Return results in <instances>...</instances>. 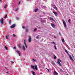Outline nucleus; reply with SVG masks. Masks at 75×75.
I'll return each mask as SVG.
<instances>
[{
	"instance_id": "obj_4",
	"label": "nucleus",
	"mask_w": 75,
	"mask_h": 75,
	"mask_svg": "<svg viewBox=\"0 0 75 75\" xmlns=\"http://www.w3.org/2000/svg\"><path fill=\"white\" fill-rule=\"evenodd\" d=\"M4 19L3 18H1V19L0 22L1 24V25H3V24H4Z\"/></svg>"
},
{
	"instance_id": "obj_50",
	"label": "nucleus",
	"mask_w": 75,
	"mask_h": 75,
	"mask_svg": "<svg viewBox=\"0 0 75 75\" xmlns=\"http://www.w3.org/2000/svg\"><path fill=\"white\" fill-rule=\"evenodd\" d=\"M40 19H41V20H42V18H41Z\"/></svg>"
},
{
	"instance_id": "obj_47",
	"label": "nucleus",
	"mask_w": 75,
	"mask_h": 75,
	"mask_svg": "<svg viewBox=\"0 0 75 75\" xmlns=\"http://www.w3.org/2000/svg\"><path fill=\"white\" fill-rule=\"evenodd\" d=\"M30 0H26L27 1H29Z\"/></svg>"
},
{
	"instance_id": "obj_37",
	"label": "nucleus",
	"mask_w": 75,
	"mask_h": 75,
	"mask_svg": "<svg viewBox=\"0 0 75 75\" xmlns=\"http://www.w3.org/2000/svg\"><path fill=\"white\" fill-rule=\"evenodd\" d=\"M52 44H55V42H52Z\"/></svg>"
},
{
	"instance_id": "obj_2",
	"label": "nucleus",
	"mask_w": 75,
	"mask_h": 75,
	"mask_svg": "<svg viewBox=\"0 0 75 75\" xmlns=\"http://www.w3.org/2000/svg\"><path fill=\"white\" fill-rule=\"evenodd\" d=\"M31 68L34 70H35V69L37 71V65H35V67L34 66L31 65Z\"/></svg>"
},
{
	"instance_id": "obj_18",
	"label": "nucleus",
	"mask_w": 75,
	"mask_h": 75,
	"mask_svg": "<svg viewBox=\"0 0 75 75\" xmlns=\"http://www.w3.org/2000/svg\"><path fill=\"white\" fill-rule=\"evenodd\" d=\"M21 43H20L19 45V47H18V48H21Z\"/></svg>"
},
{
	"instance_id": "obj_7",
	"label": "nucleus",
	"mask_w": 75,
	"mask_h": 75,
	"mask_svg": "<svg viewBox=\"0 0 75 75\" xmlns=\"http://www.w3.org/2000/svg\"><path fill=\"white\" fill-rule=\"evenodd\" d=\"M69 57L70 58V59H71V60H72V61H74V60L73 59H72V58L71 55H69Z\"/></svg>"
},
{
	"instance_id": "obj_5",
	"label": "nucleus",
	"mask_w": 75,
	"mask_h": 75,
	"mask_svg": "<svg viewBox=\"0 0 75 75\" xmlns=\"http://www.w3.org/2000/svg\"><path fill=\"white\" fill-rule=\"evenodd\" d=\"M53 13L56 16L58 17V13L56 11H54L53 12Z\"/></svg>"
},
{
	"instance_id": "obj_46",
	"label": "nucleus",
	"mask_w": 75,
	"mask_h": 75,
	"mask_svg": "<svg viewBox=\"0 0 75 75\" xmlns=\"http://www.w3.org/2000/svg\"><path fill=\"white\" fill-rule=\"evenodd\" d=\"M36 38H37V39H38V36H37L36 37Z\"/></svg>"
},
{
	"instance_id": "obj_43",
	"label": "nucleus",
	"mask_w": 75,
	"mask_h": 75,
	"mask_svg": "<svg viewBox=\"0 0 75 75\" xmlns=\"http://www.w3.org/2000/svg\"><path fill=\"white\" fill-rule=\"evenodd\" d=\"M6 73H7V74H8V71H7Z\"/></svg>"
},
{
	"instance_id": "obj_53",
	"label": "nucleus",
	"mask_w": 75,
	"mask_h": 75,
	"mask_svg": "<svg viewBox=\"0 0 75 75\" xmlns=\"http://www.w3.org/2000/svg\"><path fill=\"white\" fill-rule=\"evenodd\" d=\"M67 75H69V74H67Z\"/></svg>"
},
{
	"instance_id": "obj_48",
	"label": "nucleus",
	"mask_w": 75,
	"mask_h": 75,
	"mask_svg": "<svg viewBox=\"0 0 75 75\" xmlns=\"http://www.w3.org/2000/svg\"><path fill=\"white\" fill-rule=\"evenodd\" d=\"M61 34L60 33H59V35H61Z\"/></svg>"
},
{
	"instance_id": "obj_26",
	"label": "nucleus",
	"mask_w": 75,
	"mask_h": 75,
	"mask_svg": "<svg viewBox=\"0 0 75 75\" xmlns=\"http://www.w3.org/2000/svg\"><path fill=\"white\" fill-rule=\"evenodd\" d=\"M22 28H23V29H24V28H25V27L24 26H22Z\"/></svg>"
},
{
	"instance_id": "obj_44",
	"label": "nucleus",
	"mask_w": 75,
	"mask_h": 75,
	"mask_svg": "<svg viewBox=\"0 0 75 75\" xmlns=\"http://www.w3.org/2000/svg\"><path fill=\"white\" fill-rule=\"evenodd\" d=\"M11 62H13V63H14V62H13V61H11Z\"/></svg>"
},
{
	"instance_id": "obj_42",
	"label": "nucleus",
	"mask_w": 75,
	"mask_h": 75,
	"mask_svg": "<svg viewBox=\"0 0 75 75\" xmlns=\"http://www.w3.org/2000/svg\"><path fill=\"white\" fill-rule=\"evenodd\" d=\"M59 61H60V62H62V61H61V60H60Z\"/></svg>"
},
{
	"instance_id": "obj_20",
	"label": "nucleus",
	"mask_w": 75,
	"mask_h": 75,
	"mask_svg": "<svg viewBox=\"0 0 75 75\" xmlns=\"http://www.w3.org/2000/svg\"><path fill=\"white\" fill-rule=\"evenodd\" d=\"M37 30V28H35L34 30V32L36 31Z\"/></svg>"
},
{
	"instance_id": "obj_11",
	"label": "nucleus",
	"mask_w": 75,
	"mask_h": 75,
	"mask_svg": "<svg viewBox=\"0 0 75 75\" xmlns=\"http://www.w3.org/2000/svg\"><path fill=\"white\" fill-rule=\"evenodd\" d=\"M22 48L24 51H25V47L24 45H22Z\"/></svg>"
},
{
	"instance_id": "obj_32",
	"label": "nucleus",
	"mask_w": 75,
	"mask_h": 75,
	"mask_svg": "<svg viewBox=\"0 0 75 75\" xmlns=\"http://www.w3.org/2000/svg\"><path fill=\"white\" fill-rule=\"evenodd\" d=\"M13 49L14 50H16V47H14L13 48Z\"/></svg>"
},
{
	"instance_id": "obj_6",
	"label": "nucleus",
	"mask_w": 75,
	"mask_h": 75,
	"mask_svg": "<svg viewBox=\"0 0 75 75\" xmlns=\"http://www.w3.org/2000/svg\"><path fill=\"white\" fill-rule=\"evenodd\" d=\"M15 25H16L13 24L11 26L10 28H14V27H15Z\"/></svg>"
},
{
	"instance_id": "obj_27",
	"label": "nucleus",
	"mask_w": 75,
	"mask_h": 75,
	"mask_svg": "<svg viewBox=\"0 0 75 75\" xmlns=\"http://www.w3.org/2000/svg\"><path fill=\"white\" fill-rule=\"evenodd\" d=\"M11 23V20H9V23L10 24Z\"/></svg>"
},
{
	"instance_id": "obj_16",
	"label": "nucleus",
	"mask_w": 75,
	"mask_h": 75,
	"mask_svg": "<svg viewBox=\"0 0 75 75\" xmlns=\"http://www.w3.org/2000/svg\"><path fill=\"white\" fill-rule=\"evenodd\" d=\"M54 9H55V10H58V8H57V7L56 6L54 7Z\"/></svg>"
},
{
	"instance_id": "obj_49",
	"label": "nucleus",
	"mask_w": 75,
	"mask_h": 75,
	"mask_svg": "<svg viewBox=\"0 0 75 75\" xmlns=\"http://www.w3.org/2000/svg\"><path fill=\"white\" fill-rule=\"evenodd\" d=\"M72 55L73 56V57H74V55H73V54H72Z\"/></svg>"
},
{
	"instance_id": "obj_38",
	"label": "nucleus",
	"mask_w": 75,
	"mask_h": 75,
	"mask_svg": "<svg viewBox=\"0 0 75 75\" xmlns=\"http://www.w3.org/2000/svg\"><path fill=\"white\" fill-rule=\"evenodd\" d=\"M17 10H18V9L17 8L15 10L16 11H17Z\"/></svg>"
},
{
	"instance_id": "obj_45",
	"label": "nucleus",
	"mask_w": 75,
	"mask_h": 75,
	"mask_svg": "<svg viewBox=\"0 0 75 75\" xmlns=\"http://www.w3.org/2000/svg\"><path fill=\"white\" fill-rule=\"evenodd\" d=\"M60 60L59 59H58L57 60V61H59Z\"/></svg>"
},
{
	"instance_id": "obj_40",
	"label": "nucleus",
	"mask_w": 75,
	"mask_h": 75,
	"mask_svg": "<svg viewBox=\"0 0 75 75\" xmlns=\"http://www.w3.org/2000/svg\"><path fill=\"white\" fill-rule=\"evenodd\" d=\"M47 71H48L49 72H50V70H49V69H47Z\"/></svg>"
},
{
	"instance_id": "obj_17",
	"label": "nucleus",
	"mask_w": 75,
	"mask_h": 75,
	"mask_svg": "<svg viewBox=\"0 0 75 75\" xmlns=\"http://www.w3.org/2000/svg\"><path fill=\"white\" fill-rule=\"evenodd\" d=\"M54 74H55V75H58V73H57V72L56 71H54Z\"/></svg>"
},
{
	"instance_id": "obj_39",
	"label": "nucleus",
	"mask_w": 75,
	"mask_h": 75,
	"mask_svg": "<svg viewBox=\"0 0 75 75\" xmlns=\"http://www.w3.org/2000/svg\"><path fill=\"white\" fill-rule=\"evenodd\" d=\"M33 61H35V59H33Z\"/></svg>"
},
{
	"instance_id": "obj_1",
	"label": "nucleus",
	"mask_w": 75,
	"mask_h": 75,
	"mask_svg": "<svg viewBox=\"0 0 75 75\" xmlns=\"http://www.w3.org/2000/svg\"><path fill=\"white\" fill-rule=\"evenodd\" d=\"M62 21L63 22V24L64 25L65 29L67 30H68V28L67 27V25L66 24L65 21L64 20H63Z\"/></svg>"
},
{
	"instance_id": "obj_21",
	"label": "nucleus",
	"mask_w": 75,
	"mask_h": 75,
	"mask_svg": "<svg viewBox=\"0 0 75 75\" xmlns=\"http://www.w3.org/2000/svg\"><path fill=\"white\" fill-rule=\"evenodd\" d=\"M65 52H67V54H68V51H67V50H65Z\"/></svg>"
},
{
	"instance_id": "obj_51",
	"label": "nucleus",
	"mask_w": 75,
	"mask_h": 75,
	"mask_svg": "<svg viewBox=\"0 0 75 75\" xmlns=\"http://www.w3.org/2000/svg\"><path fill=\"white\" fill-rule=\"evenodd\" d=\"M1 0H0V2H1Z\"/></svg>"
},
{
	"instance_id": "obj_22",
	"label": "nucleus",
	"mask_w": 75,
	"mask_h": 75,
	"mask_svg": "<svg viewBox=\"0 0 75 75\" xmlns=\"http://www.w3.org/2000/svg\"><path fill=\"white\" fill-rule=\"evenodd\" d=\"M62 42H65V40H64V39H63L62 40Z\"/></svg>"
},
{
	"instance_id": "obj_35",
	"label": "nucleus",
	"mask_w": 75,
	"mask_h": 75,
	"mask_svg": "<svg viewBox=\"0 0 75 75\" xmlns=\"http://www.w3.org/2000/svg\"><path fill=\"white\" fill-rule=\"evenodd\" d=\"M41 22H42V23H44V21H42V20H41Z\"/></svg>"
},
{
	"instance_id": "obj_34",
	"label": "nucleus",
	"mask_w": 75,
	"mask_h": 75,
	"mask_svg": "<svg viewBox=\"0 0 75 75\" xmlns=\"http://www.w3.org/2000/svg\"><path fill=\"white\" fill-rule=\"evenodd\" d=\"M13 36L14 37H16V35H15L14 34H13Z\"/></svg>"
},
{
	"instance_id": "obj_14",
	"label": "nucleus",
	"mask_w": 75,
	"mask_h": 75,
	"mask_svg": "<svg viewBox=\"0 0 75 75\" xmlns=\"http://www.w3.org/2000/svg\"><path fill=\"white\" fill-rule=\"evenodd\" d=\"M50 19L51 20H52L53 21H55V20L53 19L52 18L50 17Z\"/></svg>"
},
{
	"instance_id": "obj_12",
	"label": "nucleus",
	"mask_w": 75,
	"mask_h": 75,
	"mask_svg": "<svg viewBox=\"0 0 75 75\" xmlns=\"http://www.w3.org/2000/svg\"><path fill=\"white\" fill-rule=\"evenodd\" d=\"M37 11H38V8H37L35 9V10H33L34 12H35V13H36Z\"/></svg>"
},
{
	"instance_id": "obj_10",
	"label": "nucleus",
	"mask_w": 75,
	"mask_h": 75,
	"mask_svg": "<svg viewBox=\"0 0 75 75\" xmlns=\"http://www.w3.org/2000/svg\"><path fill=\"white\" fill-rule=\"evenodd\" d=\"M25 40H24V44L25 45V47H26V48H27V45H26V44L25 43Z\"/></svg>"
},
{
	"instance_id": "obj_28",
	"label": "nucleus",
	"mask_w": 75,
	"mask_h": 75,
	"mask_svg": "<svg viewBox=\"0 0 75 75\" xmlns=\"http://www.w3.org/2000/svg\"><path fill=\"white\" fill-rule=\"evenodd\" d=\"M7 5H5V6H4V8H6V7H7Z\"/></svg>"
},
{
	"instance_id": "obj_33",
	"label": "nucleus",
	"mask_w": 75,
	"mask_h": 75,
	"mask_svg": "<svg viewBox=\"0 0 75 75\" xmlns=\"http://www.w3.org/2000/svg\"><path fill=\"white\" fill-rule=\"evenodd\" d=\"M7 18V16H5L4 17V18Z\"/></svg>"
},
{
	"instance_id": "obj_54",
	"label": "nucleus",
	"mask_w": 75,
	"mask_h": 75,
	"mask_svg": "<svg viewBox=\"0 0 75 75\" xmlns=\"http://www.w3.org/2000/svg\"><path fill=\"white\" fill-rule=\"evenodd\" d=\"M46 69H47V68H46Z\"/></svg>"
},
{
	"instance_id": "obj_23",
	"label": "nucleus",
	"mask_w": 75,
	"mask_h": 75,
	"mask_svg": "<svg viewBox=\"0 0 75 75\" xmlns=\"http://www.w3.org/2000/svg\"><path fill=\"white\" fill-rule=\"evenodd\" d=\"M57 58V57L55 56V55H54V59H56Z\"/></svg>"
},
{
	"instance_id": "obj_31",
	"label": "nucleus",
	"mask_w": 75,
	"mask_h": 75,
	"mask_svg": "<svg viewBox=\"0 0 75 75\" xmlns=\"http://www.w3.org/2000/svg\"><path fill=\"white\" fill-rule=\"evenodd\" d=\"M28 32V29H26V33H27Z\"/></svg>"
},
{
	"instance_id": "obj_29",
	"label": "nucleus",
	"mask_w": 75,
	"mask_h": 75,
	"mask_svg": "<svg viewBox=\"0 0 75 75\" xmlns=\"http://www.w3.org/2000/svg\"><path fill=\"white\" fill-rule=\"evenodd\" d=\"M6 39H7H7H8V37H7V36H6Z\"/></svg>"
},
{
	"instance_id": "obj_41",
	"label": "nucleus",
	"mask_w": 75,
	"mask_h": 75,
	"mask_svg": "<svg viewBox=\"0 0 75 75\" xmlns=\"http://www.w3.org/2000/svg\"><path fill=\"white\" fill-rule=\"evenodd\" d=\"M52 64H53V65H55V63H53Z\"/></svg>"
},
{
	"instance_id": "obj_52",
	"label": "nucleus",
	"mask_w": 75,
	"mask_h": 75,
	"mask_svg": "<svg viewBox=\"0 0 75 75\" xmlns=\"http://www.w3.org/2000/svg\"><path fill=\"white\" fill-rule=\"evenodd\" d=\"M41 17V16H40V18Z\"/></svg>"
},
{
	"instance_id": "obj_56",
	"label": "nucleus",
	"mask_w": 75,
	"mask_h": 75,
	"mask_svg": "<svg viewBox=\"0 0 75 75\" xmlns=\"http://www.w3.org/2000/svg\"><path fill=\"white\" fill-rule=\"evenodd\" d=\"M10 33H11V32H10Z\"/></svg>"
},
{
	"instance_id": "obj_19",
	"label": "nucleus",
	"mask_w": 75,
	"mask_h": 75,
	"mask_svg": "<svg viewBox=\"0 0 75 75\" xmlns=\"http://www.w3.org/2000/svg\"><path fill=\"white\" fill-rule=\"evenodd\" d=\"M68 22L69 23H71V19H69L68 20Z\"/></svg>"
},
{
	"instance_id": "obj_15",
	"label": "nucleus",
	"mask_w": 75,
	"mask_h": 75,
	"mask_svg": "<svg viewBox=\"0 0 75 75\" xmlns=\"http://www.w3.org/2000/svg\"><path fill=\"white\" fill-rule=\"evenodd\" d=\"M57 63L58 64H59V65H60V66H62V65L61 64V63H60L59 61H58Z\"/></svg>"
},
{
	"instance_id": "obj_9",
	"label": "nucleus",
	"mask_w": 75,
	"mask_h": 75,
	"mask_svg": "<svg viewBox=\"0 0 75 75\" xmlns=\"http://www.w3.org/2000/svg\"><path fill=\"white\" fill-rule=\"evenodd\" d=\"M51 25H52V27H53V28H55V25L53 23H51Z\"/></svg>"
},
{
	"instance_id": "obj_55",
	"label": "nucleus",
	"mask_w": 75,
	"mask_h": 75,
	"mask_svg": "<svg viewBox=\"0 0 75 75\" xmlns=\"http://www.w3.org/2000/svg\"><path fill=\"white\" fill-rule=\"evenodd\" d=\"M54 38H56V37H54Z\"/></svg>"
},
{
	"instance_id": "obj_25",
	"label": "nucleus",
	"mask_w": 75,
	"mask_h": 75,
	"mask_svg": "<svg viewBox=\"0 0 75 75\" xmlns=\"http://www.w3.org/2000/svg\"><path fill=\"white\" fill-rule=\"evenodd\" d=\"M54 48L55 50H57V47H56V46L55 45L54 46Z\"/></svg>"
},
{
	"instance_id": "obj_24",
	"label": "nucleus",
	"mask_w": 75,
	"mask_h": 75,
	"mask_svg": "<svg viewBox=\"0 0 75 75\" xmlns=\"http://www.w3.org/2000/svg\"><path fill=\"white\" fill-rule=\"evenodd\" d=\"M16 19L17 20H18L19 19V18H18L17 17H16Z\"/></svg>"
},
{
	"instance_id": "obj_36",
	"label": "nucleus",
	"mask_w": 75,
	"mask_h": 75,
	"mask_svg": "<svg viewBox=\"0 0 75 75\" xmlns=\"http://www.w3.org/2000/svg\"><path fill=\"white\" fill-rule=\"evenodd\" d=\"M20 3H21V1H20L19 3H18V4H20Z\"/></svg>"
},
{
	"instance_id": "obj_30",
	"label": "nucleus",
	"mask_w": 75,
	"mask_h": 75,
	"mask_svg": "<svg viewBox=\"0 0 75 75\" xmlns=\"http://www.w3.org/2000/svg\"><path fill=\"white\" fill-rule=\"evenodd\" d=\"M5 48L6 50H7V47H6V46H5Z\"/></svg>"
},
{
	"instance_id": "obj_13",
	"label": "nucleus",
	"mask_w": 75,
	"mask_h": 75,
	"mask_svg": "<svg viewBox=\"0 0 75 75\" xmlns=\"http://www.w3.org/2000/svg\"><path fill=\"white\" fill-rule=\"evenodd\" d=\"M31 72H32V74L33 75H35V72H34L32 70L31 71Z\"/></svg>"
},
{
	"instance_id": "obj_8",
	"label": "nucleus",
	"mask_w": 75,
	"mask_h": 75,
	"mask_svg": "<svg viewBox=\"0 0 75 75\" xmlns=\"http://www.w3.org/2000/svg\"><path fill=\"white\" fill-rule=\"evenodd\" d=\"M16 52L17 53H18V55H19V56H20V55H21L20 53L21 52H20L19 51H18V50H17L16 51Z\"/></svg>"
},
{
	"instance_id": "obj_3",
	"label": "nucleus",
	"mask_w": 75,
	"mask_h": 75,
	"mask_svg": "<svg viewBox=\"0 0 75 75\" xmlns=\"http://www.w3.org/2000/svg\"><path fill=\"white\" fill-rule=\"evenodd\" d=\"M28 42L30 43V42H31V37L30 36H28Z\"/></svg>"
}]
</instances>
